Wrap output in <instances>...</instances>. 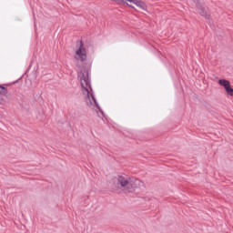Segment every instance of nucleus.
<instances>
[{"mask_svg":"<svg viewBox=\"0 0 233 233\" xmlns=\"http://www.w3.org/2000/svg\"><path fill=\"white\" fill-rule=\"evenodd\" d=\"M78 77L80 80V85L82 88V94L84 96L85 101L89 106V108H92L93 110H101L99 108V105H97V101H96V98L94 97V94L92 93V86H90V76H88L87 71H81L78 73Z\"/></svg>","mask_w":233,"mask_h":233,"instance_id":"nucleus-1","label":"nucleus"},{"mask_svg":"<svg viewBox=\"0 0 233 233\" xmlns=\"http://www.w3.org/2000/svg\"><path fill=\"white\" fill-rule=\"evenodd\" d=\"M115 1H120V3H124L126 5H136L137 8H140V10H143L144 12L148 11V6L147 5V3L143 0H115Z\"/></svg>","mask_w":233,"mask_h":233,"instance_id":"nucleus-2","label":"nucleus"},{"mask_svg":"<svg viewBox=\"0 0 233 233\" xmlns=\"http://www.w3.org/2000/svg\"><path fill=\"white\" fill-rule=\"evenodd\" d=\"M130 177L127 176H118L116 177V181L122 188L126 190V192H128V189L130 188Z\"/></svg>","mask_w":233,"mask_h":233,"instance_id":"nucleus-3","label":"nucleus"},{"mask_svg":"<svg viewBox=\"0 0 233 233\" xmlns=\"http://www.w3.org/2000/svg\"><path fill=\"white\" fill-rule=\"evenodd\" d=\"M75 59L77 61H85L86 60V50L85 46H83V43H80L79 47L76 51Z\"/></svg>","mask_w":233,"mask_h":233,"instance_id":"nucleus-4","label":"nucleus"},{"mask_svg":"<svg viewBox=\"0 0 233 233\" xmlns=\"http://www.w3.org/2000/svg\"><path fill=\"white\" fill-rule=\"evenodd\" d=\"M141 187H143V182L141 180L131 177L129 180V188H127V192H132V190L141 188Z\"/></svg>","mask_w":233,"mask_h":233,"instance_id":"nucleus-5","label":"nucleus"},{"mask_svg":"<svg viewBox=\"0 0 233 233\" xmlns=\"http://www.w3.org/2000/svg\"><path fill=\"white\" fill-rule=\"evenodd\" d=\"M218 85H220V86H223V88H225L228 96H233V88L230 86V82L228 80L220 79L218 80Z\"/></svg>","mask_w":233,"mask_h":233,"instance_id":"nucleus-6","label":"nucleus"},{"mask_svg":"<svg viewBox=\"0 0 233 233\" xmlns=\"http://www.w3.org/2000/svg\"><path fill=\"white\" fill-rule=\"evenodd\" d=\"M198 14H200V15H202L203 17H206V19H209L210 17V15L208 14V10H207L206 8H199Z\"/></svg>","mask_w":233,"mask_h":233,"instance_id":"nucleus-7","label":"nucleus"},{"mask_svg":"<svg viewBox=\"0 0 233 233\" xmlns=\"http://www.w3.org/2000/svg\"><path fill=\"white\" fill-rule=\"evenodd\" d=\"M8 94V89L5 86L0 85V96H6Z\"/></svg>","mask_w":233,"mask_h":233,"instance_id":"nucleus-8","label":"nucleus"},{"mask_svg":"<svg viewBox=\"0 0 233 233\" xmlns=\"http://www.w3.org/2000/svg\"><path fill=\"white\" fill-rule=\"evenodd\" d=\"M5 103V99H0V105H3Z\"/></svg>","mask_w":233,"mask_h":233,"instance_id":"nucleus-9","label":"nucleus"},{"mask_svg":"<svg viewBox=\"0 0 233 233\" xmlns=\"http://www.w3.org/2000/svg\"><path fill=\"white\" fill-rule=\"evenodd\" d=\"M130 7H131V8H134V6H133V5H130Z\"/></svg>","mask_w":233,"mask_h":233,"instance_id":"nucleus-10","label":"nucleus"}]
</instances>
